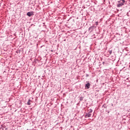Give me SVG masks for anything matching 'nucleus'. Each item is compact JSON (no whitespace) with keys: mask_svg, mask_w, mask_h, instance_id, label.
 I'll list each match as a JSON object with an SVG mask.
<instances>
[{"mask_svg":"<svg viewBox=\"0 0 130 130\" xmlns=\"http://www.w3.org/2000/svg\"><path fill=\"white\" fill-rule=\"evenodd\" d=\"M73 25H74V20L71 19V18H70L68 20V22L66 23V26L67 28H71V27H72Z\"/></svg>","mask_w":130,"mask_h":130,"instance_id":"obj_1","label":"nucleus"},{"mask_svg":"<svg viewBox=\"0 0 130 130\" xmlns=\"http://www.w3.org/2000/svg\"><path fill=\"white\" fill-rule=\"evenodd\" d=\"M118 4L117 5V8H120V7H122L123 6V4L125 3V1L124 0H120L118 1Z\"/></svg>","mask_w":130,"mask_h":130,"instance_id":"obj_2","label":"nucleus"},{"mask_svg":"<svg viewBox=\"0 0 130 130\" xmlns=\"http://www.w3.org/2000/svg\"><path fill=\"white\" fill-rule=\"evenodd\" d=\"M87 84L85 85V89L86 90H88V89H90V86H91V84L89 82V81H86Z\"/></svg>","mask_w":130,"mask_h":130,"instance_id":"obj_3","label":"nucleus"},{"mask_svg":"<svg viewBox=\"0 0 130 130\" xmlns=\"http://www.w3.org/2000/svg\"><path fill=\"white\" fill-rule=\"evenodd\" d=\"M34 12H28L27 13V16H28V17H31V16H34Z\"/></svg>","mask_w":130,"mask_h":130,"instance_id":"obj_4","label":"nucleus"},{"mask_svg":"<svg viewBox=\"0 0 130 130\" xmlns=\"http://www.w3.org/2000/svg\"><path fill=\"white\" fill-rule=\"evenodd\" d=\"M94 28H95L94 26H91L88 28V31H90V32H92Z\"/></svg>","mask_w":130,"mask_h":130,"instance_id":"obj_5","label":"nucleus"},{"mask_svg":"<svg viewBox=\"0 0 130 130\" xmlns=\"http://www.w3.org/2000/svg\"><path fill=\"white\" fill-rule=\"evenodd\" d=\"M92 115V114L90 113H88L86 114L85 116L86 117H91V116Z\"/></svg>","mask_w":130,"mask_h":130,"instance_id":"obj_6","label":"nucleus"},{"mask_svg":"<svg viewBox=\"0 0 130 130\" xmlns=\"http://www.w3.org/2000/svg\"><path fill=\"white\" fill-rule=\"evenodd\" d=\"M112 53V50H109L108 52V55H110Z\"/></svg>","mask_w":130,"mask_h":130,"instance_id":"obj_7","label":"nucleus"},{"mask_svg":"<svg viewBox=\"0 0 130 130\" xmlns=\"http://www.w3.org/2000/svg\"><path fill=\"white\" fill-rule=\"evenodd\" d=\"M79 100L80 101H83V100H84V97L79 96Z\"/></svg>","mask_w":130,"mask_h":130,"instance_id":"obj_8","label":"nucleus"},{"mask_svg":"<svg viewBox=\"0 0 130 130\" xmlns=\"http://www.w3.org/2000/svg\"><path fill=\"white\" fill-rule=\"evenodd\" d=\"M92 112H93V110L91 109L88 110V113H92Z\"/></svg>","mask_w":130,"mask_h":130,"instance_id":"obj_9","label":"nucleus"},{"mask_svg":"<svg viewBox=\"0 0 130 130\" xmlns=\"http://www.w3.org/2000/svg\"><path fill=\"white\" fill-rule=\"evenodd\" d=\"M30 102H31V100H28L27 102V105H31V103H30Z\"/></svg>","mask_w":130,"mask_h":130,"instance_id":"obj_10","label":"nucleus"},{"mask_svg":"<svg viewBox=\"0 0 130 130\" xmlns=\"http://www.w3.org/2000/svg\"><path fill=\"white\" fill-rule=\"evenodd\" d=\"M103 107H104V108H107V106H106V105H103Z\"/></svg>","mask_w":130,"mask_h":130,"instance_id":"obj_11","label":"nucleus"},{"mask_svg":"<svg viewBox=\"0 0 130 130\" xmlns=\"http://www.w3.org/2000/svg\"><path fill=\"white\" fill-rule=\"evenodd\" d=\"M96 26H98V21L95 22Z\"/></svg>","mask_w":130,"mask_h":130,"instance_id":"obj_12","label":"nucleus"},{"mask_svg":"<svg viewBox=\"0 0 130 130\" xmlns=\"http://www.w3.org/2000/svg\"><path fill=\"white\" fill-rule=\"evenodd\" d=\"M86 77L87 78H88V77H89V74H86Z\"/></svg>","mask_w":130,"mask_h":130,"instance_id":"obj_13","label":"nucleus"},{"mask_svg":"<svg viewBox=\"0 0 130 130\" xmlns=\"http://www.w3.org/2000/svg\"><path fill=\"white\" fill-rule=\"evenodd\" d=\"M117 35H119V34H117Z\"/></svg>","mask_w":130,"mask_h":130,"instance_id":"obj_14","label":"nucleus"},{"mask_svg":"<svg viewBox=\"0 0 130 130\" xmlns=\"http://www.w3.org/2000/svg\"><path fill=\"white\" fill-rule=\"evenodd\" d=\"M112 106H113V104H112Z\"/></svg>","mask_w":130,"mask_h":130,"instance_id":"obj_15","label":"nucleus"},{"mask_svg":"<svg viewBox=\"0 0 130 130\" xmlns=\"http://www.w3.org/2000/svg\"><path fill=\"white\" fill-rule=\"evenodd\" d=\"M108 113H109V112H108Z\"/></svg>","mask_w":130,"mask_h":130,"instance_id":"obj_16","label":"nucleus"}]
</instances>
